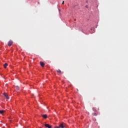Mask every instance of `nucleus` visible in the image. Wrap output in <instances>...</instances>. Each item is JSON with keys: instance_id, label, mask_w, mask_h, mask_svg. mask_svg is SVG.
I'll list each match as a JSON object with an SVG mask.
<instances>
[{"instance_id": "12", "label": "nucleus", "mask_w": 128, "mask_h": 128, "mask_svg": "<svg viewBox=\"0 0 128 128\" xmlns=\"http://www.w3.org/2000/svg\"><path fill=\"white\" fill-rule=\"evenodd\" d=\"M62 4H64V1H63V2H62Z\"/></svg>"}, {"instance_id": "11", "label": "nucleus", "mask_w": 128, "mask_h": 128, "mask_svg": "<svg viewBox=\"0 0 128 128\" xmlns=\"http://www.w3.org/2000/svg\"><path fill=\"white\" fill-rule=\"evenodd\" d=\"M92 110H93L94 111L95 108H92Z\"/></svg>"}, {"instance_id": "8", "label": "nucleus", "mask_w": 128, "mask_h": 128, "mask_svg": "<svg viewBox=\"0 0 128 128\" xmlns=\"http://www.w3.org/2000/svg\"><path fill=\"white\" fill-rule=\"evenodd\" d=\"M8 66L7 63H5L4 65V68H6V66Z\"/></svg>"}, {"instance_id": "7", "label": "nucleus", "mask_w": 128, "mask_h": 128, "mask_svg": "<svg viewBox=\"0 0 128 128\" xmlns=\"http://www.w3.org/2000/svg\"><path fill=\"white\" fill-rule=\"evenodd\" d=\"M4 110H0V114H3L4 112Z\"/></svg>"}, {"instance_id": "9", "label": "nucleus", "mask_w": 128, "mask_h": 128, "mask_svg": "<svg viewBox=\"0 0 128 128\" xmlns=\"http://www.w3.org/2000/svg\"><path fill=\"white\" fill-rule=\"evenodd\" d=\"M57 72H59V74H61V72H62V71L60 69H58Z\"/></svg>"}, {"instance_id": "13", "label": "nucleus", "mask_w": 128, "mask_h": 128, "mask_svg": "<svg viewBox=\"0 0 128 128\" xmlns=\"http://www.w3.org/2000/svg\"><path fill=\"white\" fill-rule=\"evenodd\" d=\"M86 8H88V6H86Z\"/></svg>"}, {"instance_id": "5", "label": "nucleus", "mask_w": 128, "mask_h": 128, "mask_svg": "<svg viewBox=\"0 0 128 128\" xmlns=\"http://www.w3.org/2000/svg\"><path fill=\"white\" fill-rule=\"evenodd\" d=\"M42 116L43 118H44V119H46L48 118V116L47 114H42Z\"/></svg>"}, {"instance_id": "4", "label": "nucleus", "mask_w": 128, "mask_h": 128, "mask_svg": "<svg viewBox=\"0 0 128 128\" xmlns=\"http://www.w3.org/2000/svg\"><path fill=\"white\" fill-rule=\"evenodd\" d=\"M13 44V42L12 41V40H10V41H9V42H8V46H12V44Z\"/></svg>"}, {"instance_id": "2", "label": "nucleus", "mask_w": 128, "mask_h": 128, "mask_svg": "<svg viewBox=\"0 0 128 128\" xmlns=\"http://www.w3.org/2000/svg\"><path fill=\"white\" fill-rule=\"evenodd\" d=\"M3 95H4V97L6 98V100H9V97L8 96V95L6 93H4Z\"/></svg>"}, {"instance_id": "10", "label": "nucleus", "mask_w": 128, "mask_h": 128, "mask_svg": "<svg viewBox=\"0 0 128 128\" xmlns=\"http://www.w3.org/2000/svg\"><path fill=\"white\" fill-rule=\"evenodd\" d=\"M93 116H96L97 114L96 113H93Z\"/></svg>"}, {"instance_id": "1", "label": "nucleus", "mask_w": 128, "mask_h": 128, "mask_svg": "<svg viewBox=\"0 0 128 128\" xmlns=\"http://www.w3.org/2000/svg\"><path fill=\"white\" fill-rule=\"evenodd\" d=\"M65 125L64 124H61L58 126H56L55 128H65Z\"/></svg>"}, {"instance_id": "3", "label": "nucleus", "mask_w": 128, "mask_h": 128, "mask_svg": "<svg viewBox=\"0 0 128 128\" xmlns=\"http://www.w3.org/2000/svg\"><path fill=\"white\" fill-rule=\"evenodd\" d=\"M44 126H46V128H52V126H50V125L49 124H45Z\"/></svg>"}, {"instance_id": "6", "label": "nucleus", "mask_w": 128, "mask_h": 128, "mask_svg": "<svg viewBox=\"0 0 128 128\" xmlns=\"http://www.w3.org/2000/svg\"><path fill=\"white\" fill-rule=\"evenodd\" d=\"M40 66H44V63L43 62H40Z\"/></svg>"}]
</instances>
